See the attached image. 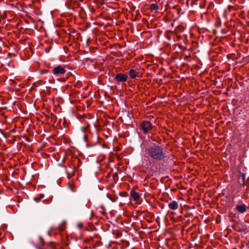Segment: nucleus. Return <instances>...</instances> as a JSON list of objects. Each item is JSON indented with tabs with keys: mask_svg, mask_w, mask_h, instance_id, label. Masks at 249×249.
Instances as JSON below:
<instances>
[{
	"mask_svg": "<svg viewBox=\"0 0 249 249\" xmlns=\"http://www.w3.org/2000/svg\"><path fill=\"white\" fill-rule=\"evenodd\" d=\"M65 69L61 66H58L53 70V73L55 76H59L66 72Z\"/></svg>",
	"mask_w": 249,
	"mask_h": 249,
	"instance_id": "nucleus-3",
	"label": "nucleus"
},
{
	"mask_svg": "<svg viewBox=\"0 0 249 249\" xmlns=\"http://www.w3.org/2000/svg\"><path fill=\"white\" fill-rule=\"evenodd\" d=\"M1 231V230L0 229V236H3V235Z\"/></svg>",
	"mask_w": 249,
	"mask_h": 249,
	"instance_id": "nucleus-11",
	"label": "nucleus"
},
{
	"mask_svg": "<svg viewBox=\"0 0 249 249\" xmlns=\"http://www.w3.org/2000/svg\"><path fill=\"white\" fill-rule=\"evenodd\" d=\"M140 127L143 133H147L152 128V125L150 122L144 121L141 124Z\"/></svg>",
	"mask_w": 249,
	"mask_h": 249,
	"instance_id": "nucleus-2",
	"label": "nucleus"
},
{
	"mask_svg": "<svg viewBox=\"0 0 249 249\" xmlns=\"http://www.w3.org/2000/svg\"><path fill=\"white\" fill-rule=\"evenodd\" d=\"M128 78V76L126 74L120 73H118L115 75V80L117 82H125Z\"/></svg>",
	"mask_w": 249,
	"mask_h": 249,
	"instance_id": "nucleus-4",
	"label": "nucleus"
},
{
	"mask_svg": "<svg viewBox=\"0 0 249 249\" xmlns=\"http://www.w3.org/2000/svg\"><path fill=\"white\" fill-rule=\"evenodd\" d=\"M40 239L41 241L42 240V239L41 238H40Z\"/></svg>",
	"mask_w": 249,
	"mask_h": 249,
	"instance_id": "nucleus-14",
	"label": "nucleus"
},
{
	"mask_svg": "<svg viewBox=\"0 0 249 249\" xmlns=\"http://www.w3.org/2000/svg\"><path fill=\"white\" fill-rule=\"evenodd\" d=\"M77 226L79 229H81L83 227V224L82 223H78Z\"/></svg>",
	"mask_w": 249,
	"mask_h": 249,
	"instance_id": "nucleus-10",
	"label": "nucleus"
},
{
	"mask_svg": "<svg viewBox=\"0 0 249 249\" xmlns=\"http://www.w3.org/2000/svg\"><path fill=\"white\" fill-rule=\"evenodd\" d=\"M71 190L72 191L74 192L75 191V190L73 189H71Z\"/></svg>",
	"mask_w": 249,
	"mask_h": 249,
	"instance_id": "nucleus-13",
	"label": "nucleus"
},
{
	"mask_svg": "<svg viewBox=\"0 0 249 249\" xmlns=\"http://www.w3.org/2000/svg\"><path fill=\"white\" fill-rule=\"evenodd\" d=\"M237 211L241 213H244L246 211V206L244 204H238L236 207Z\"/></svg>",
	"mask_w": 249,
	"mask_h": 249,
	"instance_id": "nucleus-6",
	"label": "nucleus"
},
{
	"mask_svg": "<svg viewBox=\"0 0 249 249\" xmlns=\"http://www.w3.org/2000/svg\"><path fill=\"white\" fill-rule=\"evenodd\" d=\"M168 207L171 210H176L178 207V203L176 201H172L168 204Z\"/></svg>",
	"mask_w": 249,
	"mask_h": 249,
	"instance_id": "nucleus-5",
	"label": "nucleus"
},
{
	"mask_svg": "<svg viewBox=\"0 0 249 249\" xmlns=\"http://www.w3.org/2000/svg\"><path fill=\"white\" fill-rule=\"evenodd\" d=\"M146 154L153 160H161L164 159L165 152L159 145H153L150 146L146 151Z\"/></svg>",
	"mask_w": 249,
	"mask_h": 249,
	"instance_id": "nucleus-1",
	"label": "nucleus"
},
{
	"mask_svg": "<svg viewBox=\"0 0 249 249\" xmlns=\"http://www.w3.org/2000/svg\"><path fill=\"white\" fill-rule=\"evenodd\" d=\"M159 9V6L156 3H152L150 5V9L151 10L157 11Z\"/></svg>",
	"mask_w": 249,
	"mask_h": 249,
	"instance_id": "nucleus-9",
	"label": "nucleus"
},
{
	"mask_svg": "<svg viewBox=\"0 0 249 249\" xmlns=\"http://www.w3.org/2000/svg\"><path fill=\"white\" fill-rule=\"evenodd\" d=\"M130 196L135 201H138L140 199V194L135 191H131L130 192Z\"/></svg>",
	"mask_w": 249,
	"mask_h": 249,
	"instance_id": "nucleus-7",
	"label": "nucleus"
},
{
	"mask_svg": "<svg viewBox=\"0 0 249 249\" xmlns=\"http://www.w3.org/2000/svg\"><path fill=\"white\" fill-rule=\"evenodd\" d=\"M68 185H71V184L70 183H69L68 184Z\"/></svg>",
	"mask_w": 249,
	"mask_h": 249,
	"instance_id": "nucleus-12",
	"label": "nucleus"
},
{
	"mask_svg": "<svg viewBox=\"0 0 249 249\" xmlns=\"http://www.w3.org/2000/svg\"><path fill=\"white\" fill-rule=\"evenodd\" d=\"M128 73L131 78H135L137 76V73L134 69H130Z\"/></svg>",
	"mask_w": 249,
	"mask_h": 249,
	"instance_id": "nucleus-8",
	"label": "nucleus"
}]
</instances>
